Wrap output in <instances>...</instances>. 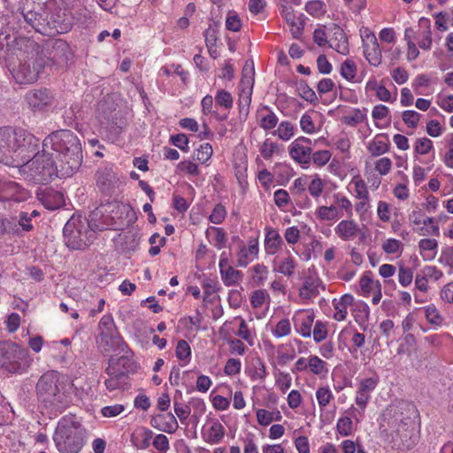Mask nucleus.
<instances>
[{"mask_svg": "<svg viewBox=\"0 0 453 453\" xmlns=\"http://www.w3.org/2000/svg\"><path fill=\"white\" fill-rule=\"evenodd\" d=\"M19 65L12 70V76L19 84L35 82L47 66L63 65L67 63L69 46L60 39H50L42 44L34 40L21 38Z\"/></svg>", "mask_w": 453, "mask_h": 453, "instance_id": "nucleus-1", "label": "nucleus"}, {"mask_svg": "<svg viewBox=\"0 0 453 453\" xmlns=\"http://www.w3.org/2000/svg\"><path fill=\"white\" fill-rule=\"evenodd\" d=\"M40 140L22 128H0V162L19 167L39 150Z\"/></svg>", "mask_w": 453, "mask_h": 453, "instance_id": "nucleus-2", "label": "nucleus"}, {"mask_svg": "<svg viewBox=\"0 0 453 453\" xmlns=\"http://www.w3.org/2000/svg\"><path fill=\"white\" fill-rule=\"evenodd\" d=\"M43 148L50 147L60 164V176L70 177L82 163V149L79 137L72 131L61 129L51 133L42 142Z\"/></svg>", "mask_w": 453, "mask_h": 453, "instance_id": "nucleus-3", "label": "nucleus"}, {"mask_svg": "<svg viewBox=\"0 0 453 453\" xmlns=\"http://www.w3.org/2000/svg\"><path fill=\"white\" fill-rule=\"evenodd\" d=\"M20 172L35 183L46 184L54 177H60V164L52 158V155L42 147L38 150L24 164H21Z\"/></svg>", "mask_w": 453, "mask_h": 453, "instance_id": "nucleus-4", "label": "nucleus"}, {"mask_svg": "<svg viewBox=\"0 0 453 453\" xmlns=\"http://www.w3.org/2000/svg\"><path fill=\"white\" fill-rule=\"evenodd\" d=\"M85 429L73 417L62 418L53 437L60 453H79L83 445Z\"/></svg>", "mask_w": 453, "mask_h": 453, "instance_id": "nucleus-5", "label": "nucleus"}, {"mask_svg": "<svg viewBox=\"0 0 453 453\" xmlns=\"http://www.w3.org/2000/svg\"><path fill=\"white\" fill-rule=\"evenodd\" d=\"M32 359L27 349L11 341L0 342V365L8 372L23 373Z\"/></svg>", "mask_w": 453, "mask_h": 453, "instance_id": "nucleus-6", "label": "nucleus"}, {"mask_svg": "<svg viewBox=\"0 0 453 453\" xmlns=\"http://www.w3.org/2000/svg\"><path fill=\"white\" fill-rule=\"evenodd\" d=\"M66 246L72 250H83L88 246L94 237L88 222L81 216H73L63 229Z\"/></svg>", "mask_w": 453, "mask_h": 453, "instance_id": "nucleus-7", "label": "nucleus"}, {"mask_svg": "<svg viewBox=\"0 0 453 453\" xmlns=\"http://www.w3.org/2000/svg\"><path fill=\"white\" fill-rule=\"evenodd\" d=\"M98 328V342L104 352L109 353L115 350L125 352L128 349L118 332L111 315L103 316L99 321Z\"/></svg>", "mask_w": 453, "mask_h": 453, "instance_id": "nucleus-8", "label": "nucleus"}, {"mask_svg": "<svg viewBox=\"0 0 453 453\" xmlns=\"http://www.w3.org/2000/svg\"><path fill=\"white\" fill-rule=\"evenodd\" d=\"M19 9L26 23L35 31L42 35L52 32L49 25V12L40 4L32 0H23Z\"/></svg>", "mask_w": 453, "mask_h": 453, "instance_id": "nucleus-9", "label": "nucleus"}, {"mask_svg": "<svg viewBox=\"0 0 453 453\" xmlns=\"http://www.w3.org/2000/svg\"><path fill=\"white\" fill-rule=\"evenodd\" d=\"M58 380L57 373L49 372L42 374L36 384L37 395L46 405L54 406L61 402Z\"/></svg>", "mask_w": 453, "mask_h": 453, "instance_id": "nucleus-10", "label": "nucleus"}, {"mask_svg": "<svg viewBox=\"0 0 453 453\" xmlns=\"http://www.w3.org/2000/svg\"><path fill=\"white\" fill-rule=\"evenodd\" d=\"M96 118L102 125H112L121 127L125 124L120 111L110 96H104L96 106Z\"/></svg>", "mask_w": 453, "mask_h": 453, "instance_id": "nucleus-11", "label": "nucleus"}, {"mask_svg": "<svg viewBox=\"0 0 453 453\" xmlns=\"http://www.w3.org/2000/svg\"><path fill=\"white\" fill-rule=\"evenodd\" d=\"M361 38L364 57L371 65L378 67L382 63V51L377 37L369 28H365Z\"/></svg>", "mask_w": 453, "mask_h": 453, "instance_id": "nucleus-12", "label": "nucleus"}, {"mask_svg": "<svg viewBox=\"0 0 453 453\" xmlns=\"http://www.w3.org/2000/svg\"><path fill=\"white\" fill-rule=\"evenodd\" d=\"M310 138L300 136L291 142L288 153L291 158L303 165H308L311 162L312 149Z\"/></svg>", "mask_w": 453, "mask_h": 453, "instance_id": "nucleus-13", "label": "nucleus"}, {"mask_svg": "<svg viewBox=\"0 0 453 453\" xmlns=\"http://www.w3.org/2000/svg\"><path fill=\"white\" fill-rule=\"evenodd\" d=\"M26 101L34 111H42L52 104L53 96L45 88L32 89L27 93Z\"/></svg>", "mask_w": 453, "mask_h": 453, "instance_id": "nucleus-14", "label": "nucleus"}, {"mask_svg": "<svg viewBox=\"0 0 453 453\" xmlns=\"http://www.w3.org/2000/svg\"><path fill=\"white\" fill-rule=\"evenodd\" d=\"M26 198L25 190L15 181L0 183V201L20 202Z\"/></svg>", "mask_w": 453, "mask_h": 453, "instance_id": "nucleus-15", "label": "nucleus"}, {"mask_svg": "<svg viewBox=\"0 0 453 453\" xmlns=\"http://www.w3.org/2000/svg\"><path fill=\"white\" fill-rule=\"evenodd\" d=\"M150 425L157 430L168 434L174 433L179 427L176 418L171 412L153 416L150 419Z\"/></svg>", "mask_w": 453, "mask_h": 453, "instance_id": "nucleus-16", "label": "nucleus"}, {"mask_svg": "<svg viewBox=\"0 0 453 453\" xmlns=\"http://www.w3.org/2000/svg\"><path fill=\"white\" fill-rule=\"evenodd\" d=\"M330 30L332 35L329 39V47L342 55L349 54V42L343 29L337 25H334Z\"/></svg>", "mask_w": 453, "mask_h": 453, "instance_id": "nucleus-17", "label": "nucleus"}, {"mask_svg": "<svg viewBox=\"0 0 453 453\" xmlns=\"http://www.w3.org/2000/svg\"><path fill=\"white\" fill-rule=\"evenodd\" d=\"M118 180L115 173L111 169L104 168L96 172V183L103 192H112L118 184Z\"/></svg>", "mask_w": 453, "mask_h": 453, "instance_id": "nucleus-18", "label": "nucleus"}, {"mask_svg": "<svg viewBox=\"0 0 453 453\" xmlns=\"http://www.w3.org/2000/svg\"><path fill=\"white\" fill-rule=\"evenodd\" d=\"M226 431L223 425L217 419L211 423V426L202 433L204 441L209 444H219L225 436Z\"/></svg>", "mask_w": 453, "mask_h": 453, "instance_id": "nucleus-19", "label": "nucleus"}, {"mask_svg": "<svg viewBox=\"0 0 453 453\" xmlns=\"http://www.w3.org/2000/svg\"><path fill=\"white\" fill-rule=\"evenodd\" d=\"M40 196L39 199L44 207L50 211H54L65 203L63 194L51 188H46Z\"/></svg>", "mask_w": 453, "mask_h": 453, "instance_id": "nucleus-20", "label": "nucleus"}, {"mask_svg": "<svg viewBox=\"0 0 453 453\" xmlns=\"http://www.w3.org/2000/svg\"><path fill=\"white\" fill-rule=\"evenodd\" d=\"M395 436L401 441V442L397 444L398 449H410L415 446L418 440V437L414 433V429L406 426V425H402L398 427L395 432Z\"/></svg>", "mask_w": 453, "mask_h": 453, "instance_id": "nucleus-21", "label": "nucleus"}, {"mask_svg": "<svg viewBox=\"0 0 453 453\" xmlns=\"http://www.w3.org/2000/svg\"><path fill=\"white\" fill-rule=\"evenodd\" d=\"M358 230V226L352 219L342 220L334 228L335 234L343 241L354 239L357 235Z\"/></svg>", "mask_w": 453, "mask_h": 453, "instance_id": "nucleus-22", "label": "nucleus"}, {"mask_svg": "<svg viewBox=\"0 0 453 453\" xmlns=\"http://www.w3.org/2000/svg\"><path fill=\"white\" fill-rule=\"evenodd\" d=\"M49 25L51 28V33H43L44 35H55L56 34H65L71 30L72 28V21L67 17H61L59 14L55 16H51L50 19H49Z\"/></svg>", "mask_w": 453, "mask_h": 453, "instance_id": "nucleus-23", "label": "nucleus"}, {"mask_svg": "<svg viewBox=\"0 0 453 453\" xmlns=\"http://www.w3.org/2000/svg\"><path fill=\"white\" fill-rule=\"evenodd\" d=\"M389 150V142L386 134H379L370 142L368 150L373 157H378L388 152Z\"/></svg>", "mask_w": 453, "mask_h": 453, "instance_id": "nucleus-24", "label": "nucleus"}, {"mask_svg": "<svg viewBox=\"0 0 453 453\" xmlns=\"http://www.w3.org/2000/svg\"><path fill=\"white\" fill-rule=\"evenodd\" d=\"M438 242L435 239H422L418 242L420 255L424 260H433L437 254Z\"/></svg>", "mask_w": 453, "mask_h": 453, "instance_id": "nucleus-25", "label": "nucleus"}, {"mask_svg": "<svg viewBox=\"0 0 453 453\" xmlns=\"http://www.w3.org/2000/svg\"><path fill=\"white\" fill-rule=\"evenodd\" d=\"M320 281L312 277L306 278L303 287L300 288L299 295L303 299H310L319 295V286Z\"/></svg>", "mask_w": 453, "mask_h": 453, "instance_id": "nucleus-26", "label": "nucleus"}, {"mask_svg": "<svg viewBox=\"0 0 453 453\" xmlns=\"http://www.w3.org/2000/svg\"><path fill=\"white\" fill-rule=\"evenodd\" d=\"M418 25L424 30L421 35L422 37L418 40V44L422 50H429L432 46L430 20L426 18H421L418 20Z\"/></svg>", "mask_w": 453, "mask_h": 453, "instance_id": "nucleus-27", "label": "nucleus"}, {"mask_svg": "<svg viewBox=\"0 0 453 453\" xmlns=\"http://www.w3.org/2000/svg\"><path fill=\"white\" fill-rule=\"evenodd\" d=\"M314 322V314L309 313L300 315L296 319V328L298 333L303 337H310L311 335V327Z\"/></svg>", "mask_w": 453, "mask_h": 453, "instance_id": "nucleus-28", "label": "nucleus"}, {"mask_svg": "<svg viewBox=\"0 0 453 453\" xmlns=\"http://www.w3.org/2000/svg\"><path fill=\"white\" fill-rule=\"evenodd\" d=\"M260 116L259 126L265 130H271L274 128L278 123V117L267 106H265L258 111Z\"/></svg>", "mask_w": 453, "mask_h": 453, "instance_id": "nucleus-29", "label": "nucleus"}, {"mask_svg": "<svg viewBox=\"0 0 453 453\" xmlns=\"http://www.w3.org/2000/svg\"><path fill=\"white\" fill-rule=\"evenodd\" d=\"M315 214L318 219L326 221H334L342 217V213H340L339 209L334 204L319 206Z\"/></svg>", "mask_w": 453, "mask_h": 453, "instance_id": "nucleus-30", "label": "nucleus"}, {"mask_svg": "<svg viewBox=\"0 0 453 453\" xmlns=\"http://www.w3.org/2000/svg\"><path fill=\"white\" fill-rule=\"evenodd\" d=\"M265 242L266 252L273 255L278 251L282 239L276 230L269 229L266 232Z\"/></svg>", "mask_w": 453, "mask_h": 453, "instance_id": "nucleus-31", "label": "nucleus"}, {"mask_svg": "<svg viewBox=\"0 0 453 453\" xmlns=\"http://www.w3.org/2000/svg\"><path fill=\"white\" fill-rule=\"evenodd\" d=\"M254 69L252 67L249 68L247 65H244L242 70V77L241 80V87L242 88V92L247 88L248 96L246 97V104L249 106L250 103L251 91L253 88L254 79Z\"/></svg>", "mask_w": 453, "mask_h": 453, "instance_id": "nucleus-32", "label": "nucleus"}, {"mask_svg": "<svg viewBox=\"0 0 453 453\" xmlns=\"http://www.w3.org/2000/svg\"><path fill=\"white\" fill-rule=\"evenodd\" d=\"M307 365L310 372L315 375L324 377L328 372L327 364L318 356L311 355Z\"/></svg>", "mask_w": 453, "mask_h": 453, "instance_id": "nucleus-33", "label": "nucleus"}, {"mask_svg": "<svg viewBox=\"0 0 453 453\" xmlns=\"http://www.w3.org/2000/svg\"><path fill=\"white\" fill-rule=\"evenodd\" d=\"M410 220L415 225H426L427 223H433L432 226V234L435 236H439L440 229L434 219V218L427 217L426 219L423 218V213L421 211H413L410 216Z\"/></svg>", "mask_w": 453, "mask_h": 453, "instance_id": "nucleus-34", "label": "nucleus"}, {"mask_svg": "<svg viewBox=\"0 0 453 453\" xmlns=\"http://www.w3.org/2000/svg\"><path fill=\"white\" fill-rule=\"evenodd\" d=\"M206 236L211 238V242L219 250L225 246L227 240L226 232L222 228L215 226H211L206 230Z\"/></svg>", "mask_w": 453, "mask_h": 453, "instance_id": "nucleus-35", "label": "nucleus"}, {"mask_svg": "<svg viewBox=\"0 0 453 453\" xmlns=\"http://www.w3.org/2000/svg\"><path fill=\"white\" fill-rule=\"evenodd\" d=\"M223 283L226 287L234 286L242 280L243 274L241 271L235 270L233 266H228L226 271L220 273Z\"/></svg>", "mask_w": 453, "mask_h": 453, "instance_id": "nucleus-36", "label": "nucleus"}, {"mask_svg": "<svg viewBox=\"0 0 453 453\" xmlns=\"http://www.w3.org/2000/svg\"><path fill=\"white\" fill-rule=\"evenodd\" d=\"M295 130L296 127L291 122L282 121L273 132V134L282 141H288L295 135Z\"/></svg>", "mask_w": 453, "mask_h": 453, "instance_id": "nucleus-37", "label": "nucleus"}, {"mask_svg": "<svg viewBox=\"0 0 453 453\" xmlns=\"http://www.w3.org/2000/svg\"><path fill=\"white\" fill-rule=\"evenodd\" d=\"M0 231L3 234L20 235V228L16 224L14 217L1 219Z\"/></svg>", "mask_w": 453, "mask_h": 453, "instance_id": "nucleus-38", "label": "nucleus"}, {"mask_svg": "<svg viewBox=\"0 0 453 453\" xmlns=\"http://www.w3.org/2000/svg\"><path fill=\"white\" fill-rule=\"evenodd\" d=\"M252 281L255 286L264 285L268 276V269L263 264H257L251 268Z\"/></svg>", "mask_w": 453, "mask_h": 453, "instance_id": "nucleus-39", "label": "nucleus"}, {"mask_svg": "<svg viewBox=\"0 0 453 453\" xmlns=\"http://www.w3.org/2000/svg\"><path fill=\"white\" fill-rule=\"evenodd\" d=\"M366 119V109H354L352 113L348 116H344L342 120L344 124L356 127L357 125L364 122Z\"/></svg>", "mask_w": 453, "mask_h": 453, "instance_id": "nucleus-40", "label": "nucleus"}, {"mask_svg": "<svg viewBox=\"0 0 453 453\" xmlns=\"http://www.w3.org/2000/svg\"><path fill=\"white\" fill-rule=\"evenodd\" d=\"M305 11L310 15L319 18L326 13V4L321 0L309 1L305 4Z\"/></svg>", "mask_w": 453, "mask_h": 453, "instance_id": "nucleus-41", "label": "nucleus"}, {"mask_svg": "<svg viewBox=\"0 0 453 453\" xmlns=\"http://www.w3.org/2000/svg\"><path fill=\"white\" fill-rule=\"evenodd\" d=\"M357 67L351 59H346L341 65V75L349 81H355Z\"/></svg>", "mask_w": 453, "mask_h": 453, "instance_id": "nucleus-42", "label": "nucleus"}, {"mask_svg": "<svg viewBox=\"0 0 453 453\" xmlns=\"http://www.w3.org/2000/svg\"><path fill=\"white\" fill-rule=\"evenodd\" d=\"M215 103L217 106L230 110L233 107V96L228 91L219 89L215 96Z\"/></svg>", "mask_w": 453, "mask_h": 453, "instance_id": "nucleus-43", "label": "nucleus"}, {"mask_svg": "<svg viewBox=\"0 0 453 453\" xmlns=\"http://www.w3.org/2000/svg\"><path fill=\"white\" fill-rule=\"evenodd\" d=\"M127 374H118L117 376L107 378L104 380V385L109 391L120 389L127 384Z\"/></svg>", "mask_w": 453, "mask_h": 453, "instance_id": "nucleus-44", "label": "nucleus"}, {"mask_svg": "<svg viewBox=\"0 0 453 453\" xmlns=\"http://www.w3.org/2000/svg\"><path fill=\"white\" fill-rule=\"evenodd\" d=\"M14 219L16 224L20 228V235L22 234V232H30L34 229V226L32 224L30 216H28V212L19 211L18 216L14 217Z\"/></svg>", "mask_w": 453, "mask_h": 453, "instance_id": "nucleus-45", "label": "nucleus"}, {"mask_svg": "<svg viewBox=\"0 0 453 453\" xmlns=\"http://www.w3.org/2000/svg\"><path fill=\"white\" fill-rule=\"evenodd\" d=\"M316 397L320 409H325L334 398L328 387H319L316 391Z\"/></svg>", "mask_w": 453, "mask_h": 453, "instance_id": "nucleus-46", "label": "nucleus"}, {"mask_svg": "<svg viewBox=\"0 0 453 453\" xmlns=\"http://www.w3.org/2000/svg\"><path fill=\"white\" fill-rule=\"evenodd\" d=\"M334 204L337 206L340 212L342 211H345L348 216L352 215V203L349 198L342 196L340 193L334 194L333 196Z\"/></svg>", "mask_w": 453, "mask_h": 453, "instance_id": "nucleus-47", "label": "nucleus"}, {"mask_svg": "<svg viewBox=\"0 0 453 453\" xmlns=\"http://www.w3.org/2000/svg\"><path fill=\"white\" fill-rule=\"evenodd\" d=\"M297 91L299 96L307 102L315 103L318 101L314 90L305 81H300L297 84Z\"/></svg>", "mask_w": 453, "mask_h": 453, "instance_id": "nucleus-48", "label": "nucleus"}, {"mask_svg": "<svg viewBox=\"0 0 453 453\" xmlns=\"http://www.w3.org/2000/svg\"><path fill=\"white\" fill-rule=\"evenodd\" d=\"M212 152L213 150L210 143H203L195 152L194 157L201 163H205L211 158Z\"/></svg>", "mask_w": 453, "mask_h": 453, "instance_id": "nucleus-49", "label": "nucleus"}, {"mask_svg": "<svg viewBox=\"0 0 453 453\" xmlns=\"http://www.w3.org/2000/svg\"><path fill=\"white\" fill-rule=\"evenodd\" d=\"M360 288L365 295H368L376 288H380L381 284L379 280L374 281L368 275H363L360 279Z\"/></svg>", "mask_w": 453, "mask_h": 453, "instance_id": "nucleus-50", "label": "nucleus"}, {"mask_svg": "<svg viewBox=\"0 0 453 453\" xmlns=\"http://www.w3.org/2000/svg\"><path fill=\"white\" fill-rule=\"evenodd\" d=\"M331 157H332V154L329 150H318L314 153H311V161L316 166L321 167V166L326 165L328 163Z\"/></svg>", "mask_w": 453, "mask_h": 453, "instance_id": "nucleus-51", "label": "nucleus"}, {"mask_svg": "<svg viewBox=\"0 0 453 453\" xmlns=\"http://www.w3.org/2000/svg\"><path fill=\"white\" fill-rule=\"evenodd\" d=\"M226 217V210L225 206L221 203H218L213 208L212 212L209 217V220L215 225H219L225 220Z\"/></svg>", "mask_w": 453, "mask_h": 453, "instance_id": "nucleus-52", "label": "nucleus"}, {"mask_svg": "<svg viewBox=\"0 0 453 453\" xmlns=\"http://www.w3.org/2000/svg\"><path fill=\"white\" fill-rule=\"evenodd\" d=\"M295 268L296 262L291 256H288L280 262L277 270L284 275L291 276L294 273Z\"/></svg>", "mask_w": 453, "mask_h": 453, "instance_id": "nucleus-53", "label": "nucleus"}, {"mask_svg": "<svg viewBox=\"0 0 453 453\" xmlns=\"http://www.w3.org/2000/svg\"><path fill=\"white\" fill-rule=\"evenodd\" d=\"M352 183L355 184V192L357 198H367L369 197V193L367 189L366 183L364 180H362L358 175L352 178Z\"/></svg>", "mask_w": 453, "mask_h": 453, "instance_id": "nucleus-54", "label": "nucleus"}, {"mask_svg": "<svg viewBox=\"0 0 453 453\" xmlns=\"http://www.w3.org/2000/svg\"><path fill=\"white\" fill-rule=\"evenodd\" d=\"M413 280V271L410 267L401 265L398 271V281L403 287L411 285Z\"/></svg>", "mask_w": 453, "mask_h": 453, "instance_id": "nucleus-55", "label": "nucleus"}, {"mask_svg": "<svg viewBox=\"0 0 453 453\" xmlns=\"http://www.w3.org/2000/svg\"><path fill=\"white\" fill-rule=\"evenodd\" d=\"M425 315L430 324L439 326L443 320L442 317L434 305H427L425 307Z\"/></svg>", "mask_w": 453, "mask_h": 453, "instance_id": "nucleus-56", "label": "nucleus"}, {"mask_svg": "<svg viewBox=\"0 0 453 453\" xmlns=\"http://www.w3.org/2000/svg\"><path fill=\"white\" fill-rule=\"evenodd\" d=\"M190 355L191 349L188 343L185 340L179 341L176 346V357L180 360L188 362Z\"/></svg>", "mask_w": 453, "mask_h": 453, "instance_id": "nucleus-57", "label": "nucleus"}, {"mask_svg": "<svg viewBox=\"0 0 453 453\" xmlns=\"http://www.w3.org/2000/svg\"><path fill=\"white\" fill-rule=\"evenodd\" d=\"M266 299H270L268 293L265 289L255 290L250 296V303L253 308L261 307Z\"/></svg>", "mask_w": 453, "mask_h": 453, "instance_id": "nucleus-58", "label": "nucleus"}, {"mask_svg": "<svg viewBox=\"0 0 453 453\" xmlns=\"http://www.w3.org/2000/svg\"><path fill=\"white\" fill-rule=\"evenodd\" d=\"M388 107L383 104H378L373 107L372 111V117L376 120H381L388 119V126L390 124L391 117Z\"/></svg>", "mask_w": 453, "mask_h": 453, "instance_id": "nucleus-59", "label": "nucleus"}, {"mask_svg": "<svg viewBox=\"0 0 453 453\" xmlns=\"http://www.w3.org/2000/svg\"><path fill=\"white\" fill-rule=\"evenodd\" d=\"M382 250L387 254H396L403 250V244L396 239H388L382 244Z\"/></svg>", "mask_w": 453, "mask_h": 453, "instance_id": "nucleus-60", "label": "nucleus"}, {"mask_svg": "<svg viewBox=\"0 0 453 453\" xmlns=\"http://www.w3.org/2000/svg\"><path fill=\"white\" fill-rule=\"evenodd\" d=\"M337 431L343 436H348L352 433V420L349 417H342L337 421Z\"/></svg>", "mask_w": 453, "mask_h": 453, "instance_id": "nucleus-61", "label": "nucleus"}, {"mask_svg": "<svg viewBox=\"0 0 453 453\" xmlns=\"http://www.w3.org/2000/svg\"><path fill=\"white\" fill-rule=\"evenodd\" d=\"M420 114L415 111H404L403 112V120L408 127L416 128L420 119Z\"/></svg>", "mask_w": 453, "mask_h": 453, "instance_id": "nucleus-62", "label": "nucleus"}, {"mask_svg": "<svg viewBox=\"0 0 453 453\" xmlns=\"http://www.w3.org/2000/svg\"><path fill=\"white\" fill-rule=\"evenodd\" d=\"M312 335L313 340L316 342H320L325 340L327 336V329L326 324L321 321H317L312 331Z\"/></svg>", "mask_w": 453, "mask_h": 453, "instance_id": "nucleus-63", "label": "nucleus"}, {"mask_svg": "<svg viewBox=\"0 0 453 453\" xmlns=\"http://www.w3.org/2000/svg\"><path fill=\"white\" fill-rule=\"evenodd\" d=\"M226 27L227 30L238 32L242 27V22L238 15L234 12H229L226 20Z\"/></svg>", "mask_w": 453, "mask_h": 453, "instance_id": "nucleus-64", "label": "nucleus"}]
</instances>
